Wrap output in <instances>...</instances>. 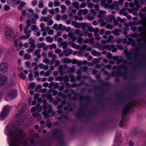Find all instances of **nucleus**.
I'll list each match as a JSON object with an SVG mask.
<instances>
[{
  "label": "nucleus",
  "mask_w": 146,
  "mask_h": 146,
  "mask_svg": "<svg viewBox=\"0 0 146 146\" xmlns=\"http://www.w3.org/2000/svg\"><path fill=\"white\" fill-rule=\"evenodd\" d=\"M18 128H6V134L11 138V145L12 146H26L29 141L27 139L23 144H21L20 140L23 137L22 132H17Z\"/></svg>",
  "instance_id": "f257e3e1"
},
{
  "label": "nucleus",
  "mask_w": 146,
  "mask_h": 146,
  "mask_svg": "<svg viewBox=\"0 0 146 146\" xmlns=\"http://www.w3.org/2000/svg\"><path fill=\"white\" fill-rule=\"evenodd\" d=\"M24 119L22 118L19 119L14 124L9 123L7 127V128H21L23 127H29L30 126L29 124H23Z\"/></svg>",
  "instance_id": "f03ea898"
},
{
  "label": "nucleus",
  "mask_w": 146,
  "mask_h": 146,
  "mask_svg": "<svg viewBox=\"0 0 146 146\" xmlns=\"http://www.w3.org/2000/svg\"><path fill=\"white\" fill-rule=\"evenodd\" d=\"M30 27L25 26L24 27V33L25 35H22L19 36L18 38L20 40L22 39H28L30 36V33L31 31L30 30H28Z\"/></svg>",
  "instance_id": "7ed1b4c3"
},
{
  "label": "nucleus",
  "mask_w": 146,
  "mask_h": 146,
  "mask_svg": "<svg viewBox=\"0 0 146 146\" xmlns=\"http://www.w3.org/2000/svg\"><path fill=\"white\" fill-rule=\"evenodd\" d=\"M52 16L50 15H48L46 16H42L40 17V21H43L45 22H48L47 25L48 26L51 25L53 23V21L52 19Z\"/></svg>",
  "instance_id": "20e7f679"
},
{
  "label": "nucleus",
  "mask_w": 146,
  "mask_h": 146,
  "mask_svg": "<svg viewBox=\"0 0 146 146\" xmlns=\"http://www.w3.org/2000/svg\"><path fill=\"white\" fill-rule=\"evenodd\" d=\"M17 92L16 90H11L9 91L7 94V97L5 98V100L6 101H9L14 99L17 96Z\"/></svg>",
  "instance_id": "39448f33"
},
{
  "label": "nucleus",
  "mask_w": 146,
  "mask_h": 146,
  "mask_svg": "<svg viewBox=\"0 0 146 146\" xmlns=\"http://www.w3.org/2000/svg\"><path fill=\"white\" fill-rule=\"evenodd\" d=\"M65 102H63L62 103V105H59L58 106V110L57 111V113L59 114H60L62 112V110L64 109L65 110L67 111H72V108L70 105L69 104H67V106L64 107V105Z\"/></svg>",
  "instance_id": "423d86ee"
},
{
  "label": "nucleus",
  "mask_w": 146,
  "mask_h": 146,
  "mask_svg": "<svg viewBox=\"0 0 146 146\" xmlns=\"http://www.w3.org/2000/svg\"><path fill=\"white\" fill-rule=\"evenodd\" d=\"M10 107L6 106L3 109L0 114V119L3 120L5 119L8 114V112L10 110Z\"/></svg>",
  "instance_id": "0eeeda50"
},
{
  "label": "nucleus",
  "mask_w": 146,
  "mask_h": 146,
  "mask_svg": "<svg viewBox=\"0 0 146 146\" xmlns=\"http://www.w3.org/2000/svg\"><path fill=\"white\" fill-rule=\"evenodd\" d=\"M5 36L7 39L11 40L13 38L14 33L13 30L9 28H7L5 30Z\"/></svg>",
  "instance_id": "6e6552de"
},
{
  "label": "nucleus",
  "mask_w": 146,
  "mask_h": 146,
  "mask_svg": "<svg viewBox=\"0 0 146 146\" xmlns=\"http://www.w3.org/2000/svg\"><path fill=\"white\" fill-rule=\"evenodd\" d=\"M8 64L7 62H3L0 64V74H3L7 70Z\"/></svg>",
  "instance_id": "1a4fd4ad"
},
{
  "label": "nucleus",
  "mask_w": 146,
  "mask_h": 146,
  "mask_svg": "<svg viewBox=\"0 0 146 146\" xmlns=\"http://www.w3.org/2000/svg\"><path fill=\"white\" fill-rule=\"evenodd\" d=\"M90 12V13L87 15V17L89 20L92 21L96 15V13L94 9H91Z\"/></svg>",
  "instance_id": "9d476101"
},
{
  "label": "nucleus",
  "mask_w": 146,
  "mask_h": 146,
  "mask_svg": "<svg viewBox=\"0 0 146 146\" xmlns=\"http://www.w3.org/2000/svg\"><path fill=\"white\" fill-rule=\"evenodd\" d=\"M19 110L21 112L19 114L21 116L23 115V113L26 109V105L25 103H22L19 105Z\"/></svg>",
  "instance_id": "9b49d317"
},
{
  "label": "nucleus",
  "mask_w": 146,
  "mask_h": 146,
  "mask_svg": "<svg viewBox=\"0 0 146 146\" xmlns=\"http://www.w3.org/2000/svg\"><path fill=\"white\" fill-rule=\"evenodd\" d=\"M29 43L31 45L30 48L27 49L26 51L27 52L31 53L34 51V48L36 47V45L35 44V41Z\"/></svg>",
  "instance_id": "f8f14e48"
},
{
  "label": "nucleus",
  "mask_w": 146,
  "mask_h": 146,
  "mask_svg": "<svg viewBox=\"0 0 146 146\" xmlns=\"http://www.w3.org/2000/svg\"><path fill=\"white\" fill-rule=\"evenodd\" d=\"M104 18L106 22H108L111 23H112V20L113 21L115 18L113 15H111L108 16H105Z\"/></svg>",
  "instance_id": "ddd939ff"
},
{
  "label": "nucleus",
  "mask_w": 146,
  "mask_h": 146,
  "mask_svg": "<svg viewBox=\"0 0 146 146\" xmlns=\"http://www.w3.org/2000/svg\"><path fill=\"white\" fill-rule=\"evenodd\" d=\"M132 105L131 104H129L126 106L125 108H124L123 111V115L126 114L130 110L131 107Z\"/></svg>",
  "instance_id": "4468645a"
},
{
  "label": "nucleus",
  "mask_w": 146,
  "mask_h": 146,
  "mask_svg": "<svg viewBox=\"0 0 146 146\" xmlns=\"http://www.w3.org/2000/svg\"><path fill=\"white\" fill-rule=\"evenodd\" d=\"M7 81V78L5 76H2L0 77V85L5 84Z\"/></svg>",
  "instance_id": "2eb2a0df"
},
{
  "label": "nucleus",
  "mask_w": 146,
  "mask_h": 146,
  "mask_svg": "<svg viewBox=\"0 0 146 146\" xmlns=\"http://www.w3.org/2000/svg\"><path fill=\"white\" fill-rule=\"evenodd\" d=\"M119 4V3L117 1H114L113 3L110 6V7L112 9L115 10L118 9V7Z\"/></svg>",
  "instance_id": "dca6fc26"
},
{
  "label": "nucleus",
  "mask_w": 146,
  "mask_h": 146,
  "mask_svg": "<svg viewBox=\"0 0 146 146\" xmlns=\"http://www.w3.org/2000/svg\"><path fill=\"white\" fill-rule=\"evenodd\" d=\"M68 35L70 39H72L73 41H75L77 38V36H75L74 34L72 32H69Z\"/></svg>",
  "instance_id": "f3484780"
},
{
  "label": "nucleus",
  "mask_w": 146,
  "mask_h": 146,
  "mask_svg": "<svg viewBox=\"0 0 146 146\" xmlns=\"http://www.w3.org/2000/svg\"><path fill=\"white\" fill-rule=\"evenodd\" d=\"M43 109L45 110L48 108V111L49 112H51L52 110L51 106L47 104H45L43 106Z\"/></svg>",
  "instance_id": "a211bd4d"
},
{
  "label": "nucleus",
  "mask_w": 146,
  "mask_h": 146,
  "mask_svg": "<svg viewBox=\"0 0 146 146\" xmlns=\"http://www.w3.org/2000/svg\"><path fill=\"white\" fill-rule=\"evenodd\" d=\"M63 52L66 56H68L72 53V50L71 49L65 50H63Z\"/></svg>",
  "instance_id": "6ab92c4d"
},
{
  "label": "nucleus",
  "mask_w": 146,
  "mask_h": 146,
  "mask_svg": "<svg viewBox=\"0 0 146 146\" xmlns=\"http://www.w3.org/2000/svg\"><path fill=\"white\" fill-rule=\"evenodd\" d=\"M38 137V135L37 133H35L33 134L31 137L30 139V142L32 143H33L34 142V139Z\"/></svg>",
  "instance_id": "aec40b11"
},
{
  "label": "nucleus",
  "mask_w": 146,
  "mask_h": 146,
  "mask_svg": "<svg viewBox=\"0 0 146 146\" xmlns=\"http://www.w3.org/2000/svg\"><path fill=\"white\" fill-rule=\"evenodd\" d=\"M101 5L105 8H108L109 7V5L106 3V0H101Z\"/></svg>",
  "instance_id": "412c9836"
},
{
  "label": "nucleus",
  "mask_w": 146,
  "mask_h": 146,
  "mask_svg": "<svg viewBox=\"0 0 146 146\" xmlns=\"http://www.w3.org/2000/svg\"><path fill=\"white\" fill-rule=\"evenodd\" d=\"M54 86V88H57L59 86V84H58L57 83H55L54 82H51L49 84L48 86L49 88H51Z\"/></svg>",
  "instance_id": "4be33fe9"
},
{
  "label": "nucleus",
  "mask_w": 146,
  "mask_h": 146,
  "mask_svg": "<svg viewBox=\"0 0 146 146\" xmlns=\"http://www.w3.org/2000/svg\"><path fill=\"white\" fill-rule=\"evenodd\" d=\"M61 61V62H63L64 63L66 64L71 63V60L67 58H65L62 59Z\"/></svg>",
  "instance_id": "5701e85b"
},
{
  "label": "nucleus",
  "mask_w": 146,
  "mask_h": 146,
  "mask_svg": "<svg viewBox=\"0 0 146 146\" xmlns=\"http://www.w3.org/2000/svg\"><path fill=\"white\" fill-rule=\"evenodd\" d=\"M74 32L75 34L77 35L78 36L81 37L83 35L82 32L80 30L78 29H76Z\"/></svg>",
  "instance_id": "b1692460"
},
{
  "label": "nucleus",
  "mask_w": 146,
  "mask_h": 146,
  "mask_svg": "<svg viewBox=\"0 0 146 146\" xmlns=\"http://www.w3.org/2000/svg\"><path fill=\"white\" fill-rule=\"evenodd\" d=\"M72 25L74 26L75 28H77L80 27L81 24L77 23L75 21H73L72 22Z\"/></svg>",
  "instance_id": "393cba45"
},
{
  "label": "nucleus",
  "mask_w": 146,
  "mask_h": 146,
  "mask_svg": "<svg viewBox=\"0 0 146 146\" xmlns=\"http://www.w3.org/2000/svg\"><path fill=\"white\" fill-rule=\"evenodd\" d=\"M32 116L33 117L36 118L37 119H40L41 118V115L38 113H33Z\"/></svg>",
  "instance_id": "a878e982"
},
{
  "label": "nucleus",
  "mask_w": 146,
  "mask_h": 146,
  "mask_svg": "<svg viewBox=\"0 0 146 146\" xmlns=\"http://www.w3.org/2000/svg\"><path fill=\"white\" fill-rule=\"evenodd\" d=\"M60 45L61 46H62V49H65L67 48L68 43L66 42H62L61 43Z\"/></svg>",
  "instance_id": "bb28decb"
},
{
  "label": "nucleus",
  "mask_w": 146,
  "mask_h": 146,
  "mask_svg": "<svg viewBox=\"0 0 146 146\" xmlns=\"http://www.w3.org/2000/svg\"><path fill=\"white\" fill-rule=\"evenodd\" d=\"M48 55L49 57L51 58L52 59L56 58L57 57L56 55L53 54L51 52L48 53Z\"/></svg>",
  "instance_id": "cd10ccee"
},
{
  "label": "nucleus",
  "mask_w": 146,
  "mask_h": 146,
  "mask_svg": "<svg viewBox=\"0 0 146 146\" xmlns=\"http://www.w3.org/2000/svg\"><path fill=\"white\" fill-rule=\"evenodd\" d=\"M25 5V2L23 1L21 3L19 6L18 7V9L19 10H21L23 8V7Z\"/></svg>",
  "instance_id": "c85d7f7f"
},
{
  "label": "nucleus",
  "mask_w": 146,
  "mask_h": 146,
  "mask_svg": "<svg viewBox=\"0 0 146 146\" xmlns=\"http://www.w3.org/2000/svg\"><path fill=\"white\" fill-rule=\"evenodd\" d=\"M31 29L35 32H36L38 30V28L36 25H33L31 27Z\"/></svg>",
  "instance_id": "c756f323"
},
{
  "label": "nucleus",
  "mask_w": 146,
  "mask_h": 146,
  "mask_svg": "<svg viewBox=\"0 0 146 146\" xmlns=\"http://www.w3.org/2000/svg\"><path fill=\"white\" fill-rule=\"evenodd\" d=\"M99 21L101 23L100 25L101 27L104 26L106 24V22L104 21V19L103 18L100 19L99 20Z\"/></svg>",
  "instance_id": "7c9ffc66"
},
{
  "label": "nucleus",
  "mask_w": 146,
  "mask_h": 146,
  "mask_svg": "<svg viewBox=\"0 0 146 146\" xmlns=\"http://www.w3.org/2000/svg\"><path fill=\"white\" fill-rule=\"evenodd\" d=\"M112 33L114 34V35L115 36H118L119 34V31L117 29H116L113 30L112 31Z\"/></svg>",
  "instance_id": "2f4dec72"
},
{
  "label": "nucleus",
  "mask_w": 146,
  "mask_h": 146,
  "mask_svg": "<svg viewBox=\"0 0 146 146\" xmlns=\"http://www.w3.org/2000/svg\"><path fill=\"white\" fill-rule=\"evenodd\" d=\"M46 45V44L44 42H41V43H38L37 44V48H43Z\"/></svg>",
  "instance_id": "473e14b6"
},
{
  "label": "nucleus",
  "mask_w": 146,
  "mask_h": 146,
  "mask_svg": "<svg viewBox=\"0 0 146 146\" xmlns=\"http://www.w3.org/2000/svg\"><path fill=\"white\" fill-rule=\"evenodd\" d=\"M24 57L25 59L28 60L31 59V56L29 54L26 53L25 54Z\"/></svg>",
  "instance_id": "72a5a7b5"
},
{
  "label": "nucleus",
  "mask_w": 146,
  "mask_h": 146,
  "mask_svg": "<svg viewBox=\"0 0 146 146\" xmlns=\"http://www.w3.org/2000/svg\"><path fill=\"white\" fill-rule=\"evenodd\" d=\"M43 2L44 1L43 0H40V1L38 4V7L39 8H41L43 7Z\"/></svg>",
  "instance_id": "f704fd0d"
},
{
  "label": "nucleus",
  "mask_w": 146,
  "mask_h": 146,
  "mask_svg": "<svg viewBox=\"0 0 146 146\" xmlns=\"http://www.w3.org/2000/svg\"><path fill=\"white\" fill-rule=\"evenodd\" d=\"M73 6L75 8L78 9L79 7V4L76 2H74L72 3Z\"/></svg>",
  "instance_id": "c9c22d12"
},
{
  "label": "nucleus",
  "mask_w": 146,
  "mask_h": 146,
  "mask_svg": "<svg viewBox=\"0 0 146 146\" xmlns=\"http://www.w3.org/2000/svg\"><path fill=\"white\" fill-rule=\"evenodd\" d=\"M40 27L41 28V30L42 32H44L45 31V29L44 27V24L43 23H40Z\"/></svg>",
  "instance_id": "e433bc0d"
},
{
  "label": "nucleus",
  "mask_w": 146,
  "mask_h": 146,
  "mask_svg": "<svg viewBox=\"0 0 146 146\" xmlns=\"http://www.w3.org/2000/svg\"><path fill=\"white\" fill-rule=\"evenodd\" d=\"M46 40L47 42L51 43L53 41V39L52 38H50V36H48L46 38Z\"/></svg>",
  "instance_id": "4c0bfd02"
},
{
  "label": "nucleus",
  "mask_w": 146,
  "mask_h": 146,
  "mask_svg": "<svg viewBox=\"0 0 146 146\" xmlns=\"http://www.w3.org/2000/svg\"><path fill=\"white\" fill-rule=\"evenodd\" d=\"M65 69L68 72H72L74 71L73 69L69 67H66Z\"/></svg>",
  "instance_id": "58836bf2"
},
{
  "label": "nucleus",
  "mask_w": 146,
  "mask_h": 146,
  "mask_svg": "<svg viewBox=\"0 0 146 146\" xmlns=\"http://www.w3.org/2000/svg\"><path fill=\"white\" fill-rule=\"evenodd\" d=\"M114 38V36H110L107 39V42L108 43L110 42L111 40Z\"/></svg>",
  "instance_id": "ea45409f"
},
{
  "label": "nucleus",
  "mask_w": 146,
  "mask_h": 146,
  "mask_svg": "<svg viewBox=\"0 0 146 146\" xmlns=\"http://www.w3.org/2000/svg\"><path fill=\"white\" fill-rule=\"evenodd\" d=\"M54 5L55 7L59 6L60 5V3L58 1L55 0L54 2Z\"/></svg>",
  "instance_id": "a19ab883"
},
{
  "label": "nucleus",
  "mask_w": 146,
  "mask_h": 146,
  "mask_svg": "<svg viewBox=\"0 0 146 146\" xmlns=\"http://www.w3.org/2000/svg\"><path fill=\"white\" fill-rule=\"evenodd\" d=\"M58 68L60 70V72L61 74L63 75V72L62 70L63 69V66L61 65H60L59 66Z\"/></svg>",
  "instance_id": "79ce46f5"
},
{
  "label": "nucleus",
  "mask_w": 146,
  "mask_h": 146,
  "mask_svg": "<svg viewBox=\"0 0 146 146\" xmlns=\"http://www.w3.org/2000/svg\"><path fill=\"white\" fill-rule=\"evenodd\" d=\"M106 28L107 29H112L113 28V25L110 24H108L106 26Z\"/></svg>",
  "instance_id": "37998d69"
},
{
  "label": "nucleus",
  "mask_w": 146,
  "mask_h": 146,
  "mask_svg": "<svg viewBox=\"0 0 146 146\" xmlns=\"http://www.w3.org/2000/svg\"><path fill=\"white\" fill-rule=\"evenodd\" d=\"M134 2L135 5L137 8H140V5L139 3V1L138 0H134Z\"/></svg>",
  "instance_id": "c03bdc74"
},
{
  "label": "nucleus",
  "mask_w": 146,
  "mask_h": 146,
  "mask_svg": "<svg viewBox=\"0 0 146 146\" xmlns=\"http://www.w3.org/2000/svg\"><path fill=\"white\" fill-rule=\"evenodd\" d=\"M49 48L50 50L52 49V48H55L56 47V45L55 44H52L49 45Z\"/></svg>",
  "instance_id": "a18cd8bd"
},
{
  "label": "nucleus",
  "mask_w": 146,
  "mask_h": 146,
  "mask_svg": "<svg viewBox=\"0 0 146 146\" xmlns=\"http://www.w3.org/2000/svg\"><path fill=\"white\" fill-rule=\"evenodd\" d=\"M99 54H100V53L96 50H93L92 51V54L93 56H96Z\"/></svg>",
  "instance_id": "49530a36"
},
{
  "label": "nucleus",
  "mask_w": 146,
  "mask_h": 146,
  "mask_svg": "<svg viewBox=\"0 0 146 146\" xmlns=\"http://www.w3.org/2000/svg\"><path fill=\"white\" fill-rule=\"evenodd\" d=\"M35 85V84L34 83L31 82L29 84V86L30 88L33 89L34 88Z\"/></svg>",
  "instance_id": "de8ad7c7"
},
{
  "label": "nucleus",
  "mask_w": 146,
  "mask_h": 146,
  "mask_svg": "<svg viewBox=\"0 0 146 146\" xmlns=\"http://www.w3.org/2000/svg\"><path fill=\"white\" fill-rule=\"evenodd\" d=\"M81 12L84 15H86L88 12V10L87 9H81Z\"/></svg>",
  "instance_id": "09e8293b"
},
{
  "label": "nucleus",
  "mask_w": 146,
  "mask_h": 146,
  "mask_svg": "<svg viewBox=\"0 0 146 146\" xmlns=\"http://www.w3.org/2000/svg\"><path fill=\"white\" fill-rule=\"evenodd\" d=\"M105 49L108 50L109 51H110L111 49V45H110L109 44L106 45L105 46Z\"/></svg>",
  "instance_id": "8fccbe9b"
},
{
  "label": "nucleus",
  "mask_w": 146,
  "mask_h": 146,
  "mask_svg": "<svg viewBox=\"0 0 146 146\" xmlns=\"http://www.w3.org/2000/svg\"><path fill=\"white\" fill-rule=\"evenodd\" d=\"M72 46L74 48H75L76 49L78 48L79 47V45H77L75 43H73L71 44Z\"/></svg>",
  "instance_id": "3c124183"
},
{
  "label": "nucleus",
  "mask_w": 146,
  "mask_h": 146,
  "mask_svg": "<svg viewBox=\"0 0 146 146\" xmlns=\"http://www.w3.org/2000/svg\"><path fill=\"white\" fill-rule=\"evenodd\" d=\"M111 49L113 52H115L117 50V48L115 47L114 45H111Z\"/></svg>",
  "instance_id": "603ef678"
},
{
  "label": "nucleus",
  "mask_w": 146,
  "mask_h": 146,
  "mask_svg": "<svg viewBox=\"0 0 146 146\" xmlns=\"http://www.w3.org/2000/svg\"><path fill=\"white\" fill-rule=\"evenodd\" d=\"M112 59L114 60H117L116 63L118 64L121 61L120 60H118V58L117 56H115L113 57Z\"/></svg>",
  "instance_id": "864d4df0"
},
{
  "label": "nucleus",
  "mask_w": 146,
  "mask_h": 146,
  "mask_svg": "<svg viewBox=\"0 0 146 146\" xmlns=\"http://www.w3.org/2000/svg\"><path fill=\"white\" fill-rule=\"evenodd\" d=\"M47 8H44V9L41 11V13L42 15H45L47 13Z\"/></svg>",
  "instance_id": "5fc2aeb1"
},
{
  "label": "nucleus",
  "mask_w": 146,
  "mask_h": 146,
  "mask_svg": "<svg viewBox=\"0 0 146 146\" xmlns=\"http://www.w3.org/2000/svg\"><path fill=\"white\" fill-rule=\"evenodd\" d=\"M99 14L102 15L103 17H105V15L106 14V12L105 11L102 10L100 11L99 12Z\"/></svg>",
  "instance_id": "6e6d98bb"
},
{
  "label": "nucleus",
  "mask_w": 146,
  "mask_h": 146,
  "mask_svg": "<svg viewBox=\"0 0 146 146\" xmlns=\"http://www.w3.org/2000/svg\"><path fill=\"white\" fill-rule=\"evenodd\" d=\"M33 75L32 73H30L28 75L29 80L31 81L33 80Z\"/></svg>",
  "instance_id": "4d7b16f0"
},
{
  "label": "nucleus",
  "mask_w": 146,
  "mask_h": 146,
  "mask_svg": "<svg viewBox=\"0 0 146 146\" xmlns=\"http://www.w3.org/2000/svg\"><path fill=\"white\" fill-rule=\"evenodd\" d=\"M40 52V49H36L35 52L34 54V55L35 56H36L37 54H39Z\"/></svg>",
  "instance_id": "13d9d810"
},
{
  "label": "nucleus",
  "mask_w": 146,
  "mask_h": 146,
  "mask_svg": "<svg viewBox=\"0 0 146 146\" xmlns=\"http://www.w3.org/2000/svg\"><path fill=\"white\" fill-rule=\"evenodd\" d=\"M36 108L37 109V111L38 112H40L42 110V107H39V105H37L36 106Z\"/></svg>",
  "instance_id": "bf43d9fd"
},
{
  "label": "nucleus",
  "mask_w": 146,
  "mask_h": 146,
  "mask_svg": "<svg viewBox=\"0 0 146 146\" xmlns=\"http://www.w3.org/2000/svg\"><path fill=\"white\" fill-rule=\"evenodd\" d=\"M37 3V1L36 0H34L32 2V5L33 6H36Z\"/></svg>",
  "instance_id": "052dcab7"
},
{
  "label": "nucleus",
  "mask_w": 146,
  "mask_h": 146,
  "mask_svg": "<svg viewBox=\"0 0 146 146\" xmlns=\"http://www.w3.org/2000/svg\"><path fill=\"white\" fill-rule=\"evenodd\" d=\"M26 24L27 25L25 26H28L30 27V25H31V22L30 20L28 19L27 20Z\"/></svg>",
  "instance_id": "680f3d73"
},
{
  "label": "nucleus",
  "mask_w": 146,
  "mask_h": 146,
  "mask_svg": "<svg viewBox=\"0 0 146 146\" xmlns=\"http://www.w3.org/2000/svg\"><path fill=\"white\" fill-rule=\"evenodd\" d=\"M60 64V62L59 60H56L55 62L54 66L55 67H56L58 66Z\"/></svg>",
  "instance_id": "e2e57ef3"
},
{
  "label": "nucleus",
  "mask_w": 146,
  "mask_h": 146,
  "mask_svg": "<svg viewBox=\"0 0 146 146\" xmlns=\"http://www.w3.org/2000/svg\"><path fill=\"white\" fill-rule=\"evenodd\" d=\"M61 18V16L60 15H58L55 16V19L57 21H59Z\"/></svg>",
  "instance_id": "0e129e2a"
},
{
  "label": "nucleus",
  "mask_w": 146,
  "mask_h": 146,
  "mask_svg": "<svg viewBox=\"0 0 146 146\" xmlns=\"http://www.w3.org/2000/svg\"><path fill=\"white\" fill-rule=\"evenodd\" d=\"M42 115L46 117H48V115L47 113V112L46 111H44L42 112Z\"/></svg>",
  "instance_id": "69168bd1"
},
{
  "label": "nucleus",
  "mask_w": 146,
  "mask_h": 146,
  "mask_svg": "<svg viewBox=\"0 0 146 146\" xmlns=\"http://www.w3.org/2000/svg\"><path fill=\"white\" fill-rule=\"evenodd\" d=\"M20 77L23 79H25V76L24 74L23 73H21L19 75Z\"/></svg>",
  "instance_id": "338daca9"
},
{
  "label": "nucleus",
  "mask_w": 146,
  "mask_h": 146,
  "mask_svg": "<svg viewBox=\"0 0 146 146\" xmlns=\"http://www.w3.org/2000/svg\"><path fill=\"white\" fill-rule=\"evenodd\" d=\"M71 2L69 0H66L65 1V4L67 6H69L71 4Z\"/></svg>",
  "instance_id": "774afa93"
}]
</instances>
